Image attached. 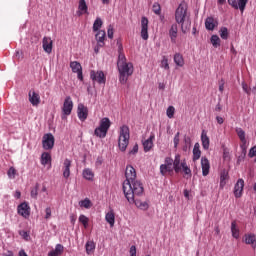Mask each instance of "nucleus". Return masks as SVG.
Here are the masks:
<instances>
[{
	"instance_id": "f257e3e1",
	"label": "nucleus",
	"mask_w": 256,
	"mask_h": 256,
	"mask_svg": "<svg viewBox=\"0 0 256 256\" xmlns=\"http://www.w3.org/2000/svg\"><path fill=\"white\" fill-rule=\"evenodd\" d=\"M126 180L123 183V192L125 197H128L130 201H133L135 195H140L143 192V183L137 180V171L134 167L128 165L125 171Z\"/></svg>"
},
{
	"instance_id": "f03ea898",
	"label": "nucleus",
	"mask_w": 256,
	"mask_h": 256,
	"mask_svg": "<svg viewBox=\"0 0 256 256\" xmlns=\"http://www.w3.org/2000/svg\"><path fill=\"white\" fill-rule=\"evenodd\" d=\"M117 68L120 75L119 81L120 83H122V85H125L129 77L133 75V64L127 63V58L125 57V54L120 53L117 61Z\"/></svg>"
},
{
	"instance_id": "7ed1b4c3",
	"label": "nucleus",
	"mask_w": 256,
	"mask_h": 256,
	"mask_svg": "<svg viewBox=\"0 0 256 256\" xmlns=\"http://www.w3.org/2000/svg\"><path fill=\"white\" fill-rule=\"evenodd\" d=\"M175 21L181 25L182 33H187L191 29V19L187 15V5L180 4L175 12Z\"/></svg>"
},
{
	"instance_id": "20e7f679",
	"label": "nucleus",
	"mask_w": 256,
	"mask_h": 256,
	"mask_svg": "<svg viewBox=\"0 0 256 256\" xmlns=\"http://www.w3.org/2000/svg\"><path fill=\"white\" fill-rule=\"evenodd\" d=\"M172 167L174 168L175 173H181V170L185 175L191 177V168L187 166V162H181V155L177 154L173 160Z\"/></svg>"
},
{
	"instance_id": "39448f33",
	"label": "nucleus",
	"mask_w": 256,
	"mask_h": 256,
	"mask_svg": "<svg viewBox=\"0 0 256 256\" xmlns=\"http://www.w3.org/2000/svg\"><path fill=\"white\" fill-rule=\"evenodd\" d=\"M129 129H121L120 135L118 139V147L122 152L127 151V147L129 146L130 139Z\"/></svg>"
},
{
	"instance_id": "423d86ee",
	"label": "nucleus",
	"mask_w": 256,
	"mask_h": 256,
	"mask_svg": "<svg viewBox=\"0 0 256 256\" xmlns=\"http://www.w3.org/2000/svg\"><path fill=\"white\" fill-rule=\"evenodd\" d=\"M143 193H145V188H143L140 194H134L132 200H130L128 197H126V199L128 202L134 203L138 209H141V211H147V209H149V203L147 201L137 199V197H141Z\"/></svg>"
},
{
	"instance_id": "0eeeda50",
	"label": "nucleus",
	"mask_w": 256,
	"mask_h": 256,
	"mask_svg": "<svg viewBox=\"0 0 256 256\" xmlns=\"http://www.w3.org/2000/svg\"><path fill=\"white\" fill-rule=\"evenodd\" d=\"M175 168L173 167V160L171 157H166L164 164L160 165V174L163 177H167V175H171Z\"/></svg>"
},
{
	"instance_id": "6e6552de",
	"label": "nucleus",
	"mask_w": 256,
	"mask_h": 256,
	"mask_svg": "<svg viewBox=\"0 0 256 256\" xmlns=\"http://www.w3.org/2000/svg\"><path fill=\"white\" fill-rule=\"evenodd\" d=\"M42 147L45 151H51L55 147V136L51 133H46L42 137Z\"/></svg>"
},
{
	"instance_id": "1a4fd4ad",
	"label": "nucleus",
	"mask_w": 256,
	"mask_h": 256,
	"mask_svg": "<svg viewBox=\"0 0 256 256\" xmlns=\"http://www.w3.org/2000/svg\"><path fill=\"white\" fill-rule=\"evenodd\" d=\"M72 111H73V99H71V96H67L62 106L63 117H68V115H71Z\"/></svg>"
},
{
	"instance_id": "9d476101",
	"label": "nucleus",
	"mask_w": 256,
	"mask_h": 256,
	"mask_svg": "<svg viewBox=\"0 0 256 256\" xmlns=\"http://www.w3.org/2000/svg\"><path fill=\"white\" fill-rule=\"evenodd\" d=\"M140 35L144 41H147V39H149V19H147V17L145 16L141 19Z\"/></svg>"
},
{
	"instance_id": "9b49d317",
	"label": "nucleus",
	"mask_w": 256,
	"mask_h": 256,
	"mask_svg": "<svg viewBox=\"0 0 256 256\" xmlns=\"http://www.w3.org/2000/svg\"><path fill=\"white\" fill-rule=\"evenodd\" d=\"M17 213L18 215H21V217H24V219H28V217L31 215V207L27 202H23L18 205Z\"/></svg>"
},
{
	"instance_id": "f8f14e48",
	"label": "nucleus",
	"mask_w": 256,
	"mask_h": 256,
	"mask_svg": "<svg viewBox=\"0 0 256 256\" xmlns=\"http://www.w3.org/2000/svg\"><path fill=\"white\" fill-rule=\"evenodd\" d=\"M90 78L94 83H99L100 85L104 84L106 81L105 73H103V71L92 70L90 72Z\"/></svg>"
},
{
	"instance_id": "ddd939ff",
	"label": "nucleus",
	"mask_w": 256,
	"mask_h": 256,
	"mask_svg": "<svg viewBox=\"0 0 256 256\" xmlns=\"http://www.w3.org/2000/svg\"><path fill=\"white\" fill-rule=\"evenodd\" d=\"M77 115L80 121H85L87 117H89V109L87 108V106H85V104H78Z\"/></svg>"
},
{
	"instance_id": "4468645a",
	"label": "nucleus",
	"mask_w": 256,
	"mask_h": 256,
	"mask_svg": "<svg viewBox=\"0 0 256 256\" xmlns=\"http://www.w3.org/2000/svg\"><path fill=\"white\" fill-rule=\"evenodd\" d=\"M70 67L73 73H77L78 79L83 81V67L81 66V63L73 61L70 63Z\"/></svg>"
},
{
	"instance_id": "2eb2a0df",
	"label": "nucleus",
	"mask_w": 256,
	"mask_h": 256,
	"mask_svg": "<svg viewBox=\"0 0 256 256\" xmlns=\"http://www.w3.org/2000/svg\"><path fill=\"white\" fill-rule=\"evenodd\" d=\"M245 187V181L243 179H238L234 186V196L239 199L243 195V188Z\"/></svg>"
},
{
	"instance_id": "dca6fc26",
	"label": "nucleus",
	"mask_w": 256,
	"mask_h": 256,
	"mask_svg": "<svg viewBox=\"0 0 256 256\" xmlns=\"http://www.w3.org/2000/svg\"><path fill=\"white\" fill-rule=\"evenodd\" d=\"M249 0H228V4L233 7V9H240V11H245V7H247V3Z\"/></svg>"
},
{
	"instance_id": "f3484780",
	"label": "nucleus",
	"mask_w": 256,
	"mask_h": 256,
	"mask_svg": "<svg viewBox=\"0 0 256 256\" xmlns=\"http://www.w3.org/2000/svg\"><path fill=\"white\" fill-rule=\"evenodd\" d=\"M42 47L45 53L51 55V53L53 52V40H51L50 37L45 36L42 40Z\"/></svg>"
},
{
	"instance_id": "a211bd4d",
	"label": "nucleus",
	"mask_w": 256,
	"mask_h": 256,
	"mask_svg": "<svg viewBox=\"0 0 256 256\" xmlns=\"http://www.w3.org/2000/svg\"><path fill=\"white\" fill-rule=\"evenodd\" d=\"M28 99L33 107H37L39 103H41V96H39L35 90H30L28 93Z\"/></svg>"
},
{
	"instance_id": "6ab92c4d",
	"label": "nucleus",
	"mask_w": 256,
	"mask_h": 256,
	"mask_svg": "<svg viewBox=\"0 0 256 256\" xmlns=\"http://www.w3.org/2000/svg\"><path fill=\"white\" fill-rule=\"evenodd\" d=\"M201 168L203 177H207L209 175V171L211 169V164L209 163V159L207 157L201 158Z\"/></svg>"
},
{
	"instance_id": "aec40b11",
	"label": "nucleus",
	"mask_w": 256,
	"mask_h": 256,
	"mask_svg": "<svg viewBox=\"0 0 256 256\" xmlns=\"http://www.w3.org/2000/svg\"><path fill=\"white\" fill-rule=\"evenodd\" d=\"M178 33H179V27L177 26V23L172 24L169 29V37H170L171 43H177Z\"/></svg>"
},
{
	"instance_id": "412c9836",
	"label": "nucleus",
	"mask_w": 256,
	"mask_h": 256,
	"mask_svg": "<svg viewBox=\"0 0 256 256\" xmlns=\"http://www.w3.org/2000/svg\"><path fill=\"white\" fill-rule=\"evenodd\" d=\"M71 163V160L67 158L64 160L62 168L64 179H69V177L71 176Z\"/></svg>"
},
{
	"instance_id": "4be33fe9",
	"label": "nucleus",
	"mask_w": 256,
	"mask_h": 256,
	"mask_svg": "<svg viewBox=\"0 0 256 256\" xmlns=\"http://www.w3.org/2000/svg\"><path fill=\"white\" fill-rule=\"evenodd\" d=\"M218 25H219V21H217V19L213 17H208L205 20V27L207 31H213L215 27H218Z\"/></svg>"
},
{
	"instance_id": "5701e85b",
	"label": "nucleus",
	"mask_w": 256,
	"mask_h": 256,
	"mask_svg": "<svg viewBox=\"0 0 256 256\" xmlns=\"http://www.w3.org/2000/svg\"><path fill=\"white\" fill-rule=\"evenodd\" d=\"M88 9L89 7L87 6V2L85 0H79L77 11L78 17H81V15H85V13H88Z\"/></svg>"
},
{
	"instance_id": "b1692460",
	"label": "nucleus",
	"mask_w": 256,
	"mask_h": 256,
	"mask_svg": "<svg viewBox=\"0 0 256 256\" xmlns=\"http://www.w3.org/2000/svg\"><path fill=\"white\" fill-rule=\"evenodd\" d=\"M246 245H251L253 249L256 247V235L253 233L245 234L244 236Z\"/></svg>"
},
{
	"instance_id": "393cba45",
	"label": "nucleus",
	"mask_w": 256,
	"mask_h": 256,
	"mask_svg": "<svg viewBox=\"0 0 256 256\" xmlns=\"http://www.w3.org/2000/svg\"><path fill=\"white\" fill-rule=\"evenodd\" d=\"M105 36V30H99L96 34V41H98V47H103V45H105Z\"/></svg>"
},
{
	"instance_id": "a878e982",
	"label": "nucleus",
	"mask_w": 256,
	"mask_h": 256,
	"mask_svg": "<svg viewBox=\"0 0 256 256\" xmlns=\"http://www.w3.org/2000/svg\"><path fill=\"white\" fill-rule=\"evenodd\" d=\"M63 251H65V247L61 244H57L55 249L48 253V256H60L63 255Z\"/></svg>"
},
{
	"instance_id": "bb28decb",
	"label": "nucleus",
	"mask_w": 256,
	"mask_h": 256,
	"mask_svg": "<svg viewBox=\"0 0 256 256\" xmlns=\"http://www.w3.org/2000/svg\"><path fill=\"white\" fill-rule=\"evenodd\" d=\"M153 139H155V135H150V137L143 142V147L145 153L149 152L150 149H153Z\"/></svg>"
},
{
	"instance_id": "cd10ccee",
	"label": "nucleus",
	"mask_w": 256,
	"mask_h": 256,
	"mask_svg": "<svg viewBox=\"0 0 256 256\" xmlns=\"http://www.w3.org/2000/svg\"><path fill=\"white\" fill-rule=\"evenodd\" d=\"M105 220L107 223H109L110 227H115V212L113 209H110V211L106 214Z\"/></svg>"
},
{
	"instance_id": "c85d7f7f",
	"label": "nucleus",
	"mask_w": 256,
	"mask_h": 256,
	"mask_svg": "<svg viewBox=\"0 0 256 256\" xmlns=\"http://www.w3.org/2000/svg\"><path fill=\"white\" fill-rule=\"evenodd\" d=\"M174 63L177 65V67H183L185 65V58H183V54H174Z\"/></svg>"
},
{
	"instance_id": "c756f323",
	"label": "nucleus",
	"mask_w": 256,
	"mask_h": 256,
	"mask_svg": "<svg viewBox=\"0 0 256 256\" xmlns=\"http://www.w3.org/2000/svg\"><path fill=\"white\" fill-rule=\"evenodd\" d=\"M227 179H229V172L227 170H222L220 173V187L223 189L227 185Z\"/></svg>"
},
{
	"instance_id": "7c9ffc66",
	"label": "nucleus",
	"mask_w": 256,
	"mask_h": 256,
	"mask_svg": "<svg viewBox=\"0 0 256 256\" xmlns=\"http://www.w3.org/2000/svg\"><path fill=\"white\" fill-rule=\"evenodd\" d=\"M95 242L93 240L87 241L85 245L87 255H93L95 253Z\"/></svg>"
},
{
	"instance_id": "2f4dec72",
	"label": "nucleus",
	"mask_w": 256,
	"mask_h": 256,
	"mask_svg": "<svg viewBox=\"0 0 256 256\" xmlns=\"http://www.w3.org/2000/svg\"><path fill=\"white\" fill-rule=\"evenodd\" d=\"M201 141H202L203 149H205L207 151V149H209L210 141H209V137L207 136V132H205V130L202 131Z\"/></svg>"
},
{
	"instance_id": "473e14b6",
	"label": "nucleus",
	"mask_w": 256,
	"mask_h": 256,
	"mask_svg": "<svg viewBox=\"0 0 256 256\" xmlns=\"http://www.w3.org/2000/svg\"><path fill=\"white\" fill-rule=\"evenodd\" d=\"M237 135L242 143L241 144L242 149H246L247 148V138L245 137V131L237 130Z\"/></svg>"
},
{
	"instance_id": "72a5a7b5",
	"label": "nucleus",
	"mask_w": 256,
	"mask_h": 256,
	"mask_svg": "<svg viewBox=\"0 0 256 256\" xmlns=\"http://www.w3.org/2000/svg\"><path fill=\"white\" fill-rule=\"evenodd\" d=\"M82 175L87 181H93L95 177V173H93V170L89 168L84 169Z\"/></svg>"
},
{
	"instance_id": "f704fd0d",
	"label": "nucleus",
	"mask_w": 256,
	"mask_h": 256,
	"mask_svg": "<svg viewBox=\"0 0 256 256\" xmlns=\"http://www.w3.org/2000/svg\"><path fill=\"white\" fill-rule=\"evenodd\" d=\"M231 233H232V237H234V239H239L240 232H239V229L237 228L236 221L231 222Z\"/></svg>"
},
{
	"instance_id": "c9c22d12",
	"label": "nucleus",
	"mask_w": 256,
	"mask_h": 256,
	"mask_svg": "<svg viewBox=\"0 0 256 256\" xmlns=\"http://www.w3.org/2000/svg\"><path fill=\"white\" fill-rule=\"evenodd\" d=\"M199 143H196L193 148V161H199L201 159V150L199 149Z\"/></svg>"
},
{
	"instance_id": "e433bc0d",
	"label": "nucleus",
	"mask_w": 256,
	"mask_h": 256,
	"mask_svg": "<svg viewBox=\"0 0 256 256\" xmlns=\"http://www.w3.org/2000/svg\"><path fill=\"white\" fill-rule=\"evenodd\" d=\"M41 164L49 165L51 164V154L49 152H44L41 155Z\"/></svg>"
},
{
	"instance_id": "4c0bfd02",
	"label": "nucleus",
	"mask_w": 256,
	"mask_h": 256,
	"mask_svg": "<svg viewBox=\"0 0 256 256\" xmlns=\"http://www.w3.org/2000/svg\"><path fill=\"white\" fill-rule=\"evenodd\" d=\"M109 127H111V120L109 118H102L98 129H109Z\"/></svg>"
},
{
	"instance_id": "58836bf2",
	"label": "nucleus",
	"mask_w": 256,
	"mask_h": 256,
	"mask_svg": "<svg viewBox=\"0 0 256 256\" xmlns=\"http://www.w3.org/2000/svg\"><path fill=\"white\" fill-rule=\"evenodd\" d=\"M210 41L215 49H217V47H221V38H219V36L212 35Z\"/></svg>"
},
{
	"instance_id": "ea45409f",
	"label": "nucleus",
	"mask_w": 256,
	"mask_h": 256,
	"mask_svg": "<svg viewBox=\"0 0 256 256\" xmlns=\"http://www.w3.org/2000/svg\"><path fill=\"white\" fill-rule=\"evenodd\" d=\"M94 135H96V137H100V139H103L107 137V129H95Z\"/></svg>"
},
{
	"instance_id": "a19ab883",
	"label": "nucleus",
	"mask_w": 256,
	"mask_h": 256,
	"mask_svg": "<svg viewBox=\"0 0 256 256\" xmlns=\"http://www.w3.org/2000/svg\"><path fill=\"white\" fill-rule=\"evenodd\" d=\"M79 221L82 223L84 229H87L89 227V218L83 214L79 216Z\"/></svg>"
},
{
	"instance_id": "79ce46f5",
	"label": "nucleus",
	"mask_w": 256,
	"mask_h": 256,
	"mask_svg": "<svg viewBox=\"0 0 256 256\" xmlns=\"http://www.w3.org/2000/svg\"><path fill=\"white\" fill-rule=\"evenodd\" d=\"M220 37L224 40L229 39V29H227V27H222L220 29Z\"/></svg>"
},
{
	"instance_id": "37998d69",
	"label": "nucleus",
	"mask_w": 256,
	"mask_h": 256,
	"mask_svg": "<svg viewBox=\"0 0 256 256\" xmlns=\"http://www.w3.org/2000/svg\"><path fill=\"white\" fill-rule=\"evenodd\" d=\"M79 205L80 207H84V209H91V200H89V198L81 200Z\"/></svg>"
},
{
	"instance_id": "c03bdc74",
	"label": "nucleus",
	"mask_w": 256,
	"mask_h": 256,
	"mask_svg": "<svg viewBox=\"0 0 256 256\" xmlns=\"http://www.w3.org/2000/svg\"><path fill=\"white\" fill-rule=\"evenodd\" d=\"M103 26V20L101 18H96L93 24V31H97L98 29H101Z\"/></svg>"
},
{
	"instance_id": "a18cd8bd",
	"label": "nucleus",
	"mask_w": 256,
	"mask_h": 256,
	"mask_svg": "<svg viewBox=\"0 0 256 256\" xmlns=\"http://www.w3.org/2000/svg\"><path fill=\"white\" fill-rule=\"evenodd\" d=\"M160 67L166 71H169V59L166 56H163Z\"/></svg>"
},
{
	"instance_id": "49530a36",
	"label": "nucleus",
	"mask_w": 256,
	"mask_h": 256,
	"mask_svg": "<svg viewBox=\"0 0 256 256\" xmlns=\"http://www.w3.org/2000/svg\"><path fill=\"white\" fill-rule=\"evenodd\" d=\"M166 115L169 119H173L175 117V107L169 106L166 110Z\"/></svg>"
},
{
	"instance_id": "de8ad7c7",
	"label": "nucleus",
	"mask_w": 256,
	"mask_h": 256,
	"mask_svg": "<svg viewBox=\"0 0 256 256\" xmlns=\"http://www.w3.org/2000/svg\"><path fill=\"white\" fill-rule=\"evenodd\" d=\"M152 11L155 13V15H159L161 13V5L155 2L152 6Z\"/></svg>"
},
{
	"instance_id": "09e8293b",
	"label": "nucleus",
	"mask_w": 256,
	"mask_h": 256,
	"mask_svg": "<svg viewBox=\"0 0 256 256\" xmlns=\"http://www.w3.org/2000/svg\"><path fill=\"white\" fill-rule=\"evenodd\" d=\"M7 175L9 177V179H15V175H17V170L13 167H10L7 172Z\"/></svg>"
},
{
	"instance_id": "8fccbe9b",
	"label": "nucleus",
	"mask_w": 256,
	"mask_h": 256,
	"mask_svg": "<svg viewBox=\"0 0 256 256\" xmlns=\"http://www.w3.org/2000/svg\"><path fill=\"white\" fill-rule=\"evenodd\" d=\"M242 89L247 95H251V88L245 82H242Z\"/></svg>"
},
{
	"instance_id": "3c124183",
	"label": "nucleus",
	"mask_w": 256,
	"mask_h": 256,
	"mask_svg": "<svg viewBox=\"0 0 256 256\" xmlns=\"http://www.w3.org/2000/svg\"><path fill=\"white\" fill-rule=\"evenodd\" d=\"M248 157H250V159H253V157H256V146H253L249 150Z\"/></svg>"
},
{
	"instance_id": "603ef678",
	"label": "nucleus",
	"mask_w": 256,
	"mask_h": 256,
	"mask_svg": "<svg viewBox=\"0 0 256 256\" xmlns=\"http://www.w3.org/2000/svg\"><path fill=\"white\" fill-rule=\"evenodd\" d=\"M139 153V145L135 144L133 148L129 151V155H136Z\"/></svg>"
},
{
	"instance_id": "864d4df0",
	"label": "nucleus",
	"mask_w": 256,
	"mask_h": 256,
	"mask_svg": "<svg viewBox=\"0 0 256 256\" xmlns=\"http://www.w3.org/2000/svg\"><path fill=\"white\" fill-rule=\"evenodd\" d=\"M219 91H220V93H223V91H225V80L224 79H221L219 81Z\"/></svg>"
},
{
	"instance_id": "5fc2aeb1",
	"label": "nucleus",
	"mask_w": 256,
	"mask_h": 256,
	"mask_svg": "<svg viewBox=\"0 0 256 256\" xmlns=\"http://www.w3.org/2000/svg\"><path fill=\"white\" fill-rule=\"evenodd\" d=\"M108 38L113 39V26L109 25L107 30Z\"/></svg>"
},
{
	"instance_id": "6e6d98bb",
	"label": "nucleus",
	"mask_w": 256,
	"mask_h": 256,
	"mask_svg": "<svg viewBox=\"0 0 256 256\" xmlns=\"http://www.w3.org/2000/svg\"><path fill=\"white\" fill-rule=\"evenodd\" d=\"M37 195H38V190H37V186L35 188H33L31 190V197L32 199H37Z\"/></svg>"
},
{
	"instance_id": "4d7b16f0",
	"label": "nucleus",
	"mask_w": 256,
	"mask_h": 256,
	"mask_svg": "<svg viewBox=\"0 0 256 256\" xmlns=\"http://www.w3.org/2000/svg\"><path fill=\"white\" fill-rule=\"evenodd\" d=\"M45 213H46L45 219H51V207H47L45 209Z\"/></svg>"
},
{
	"instance_id": "13d9d810",
	"label": "nucleus",
	"mask_w": 256,
	"mask_h": 256,
	"mask_svg": "<svg viewBox=\"0 0 256 256\" xmlns=\"http://www.w3.org/2000/svg\"><path fill=\"white\" fill-rule=\"evenodd\" d=\"M130 256H137V247L135 246L130 247Z\"/></svg>"
},
{
	"instance_id": "bf43d9fd",
	"label": "nucleus",
	"mask_w": 256,
	"mask_h": 256,
	"mask_svg": "<svg viewBox=\"0 0 256 256\" xmlns=\"http://www.w3.org/2000/svg\"><path fill=\"white\" fill-rule=\"evenodd\" d=\"M177 145H179V132L174 137V147L177 148Z\"/></svg>"
},
{
	"instance_id": "052dcab7",
	"label": "nucleus",
	"mask_w": 256,
	"mask_h": 256,
	"mask_svg": "<svg viewBox=\"0 0 256 256\" xmlns=\"http://www.w3.org/2000/svg\"><path fill=\"white\" fill-rule=\"evenodd\" d=\"M14 197L16 199H21V192L20 191H16L15 194H14Z\"/></svg>"
},
{
	"instance_id": "680f3d73",
	"label": "nucleus",
	"mask_w": 256,
	"mask_h": 256,
	"mask_svg": "<svg viewBox=\"0 0 256 256\" xmlns=\"http://www.w3.org/2000/svg\"><path fill=\"white\" fill-rule=\"evenodd\" d=\"M216 119H217V123H219V125L223 124V118L222 117L217 116Z\"/></svg>"
},
{
	"instance_id": "e2e57ef3",
	"label": "nucleus",
	"mask_w": 256,
	"mask_h": 256,
	"mask_svg": "<svg viewBox=\"0 0 256 256\" xmlns=\"http://www.w3.org/2000/svg\"><path fill=\"white\" fill-rule=\"evenodd\" d=\"M19 256H29V255H27V253L25 252V250H20V251H19Z\"/></svg>"
},
{
	"instance_id": "0e129e2a",
	"label": "nucleus",
	"mask_w": 256,
	"mask_h": 256,
	"mask_svg": "<svg viewBox=\"0 0 256 256\" xmlns=\"http://www.w3.org/2000/svg\"><path fill=\"white\" fill-rule=\"evenodd\" d=\"M184 197H186V199H189V190H184Z\"/></svg>"
},
{
	"instance_id": "69168bd1",
	"label": "nucleus",
	"mask_w": 256,
	"mask_h": 256,
	"mask_svg": "<svg viewBox=\"0 0 256 256\" xmlns=\"http://www.w3.org/2000/svg\"><path fill=\"white\" fill-rule=\"evenodd\" d=\"M215 233L216 235H219L221 233V230L219 229L218 226L215 227Z\"/></svg>"
},
{
	"instance_id": "338daca9",
	"label": "nucleus",
	"mask_w": 256,
	"mask_h": 256,
	"mask_svg": "<svg viewBox=\"0 0 256 256\" xmlns=\"http://www.w3.org/2000/svg\"><path fill=\"white\" fill-rule=\"evenodd\" d=\"M159 89H165V84L164 83H160L159 86H158Z\"/></svg>"
},
{
	"instance_id": "774afa93",
	"label": "nucleus",
	"mask_w": 256,
	"mask_h": 256,
	"mask_svg": "<svg viewBox=\"0 0 256 256\" xmlns=\"http://www.w3.org/2000/svg\"><path fill=\"white\" fill-rule=\"evenodd\" d=\"M4 256H13V252L12 251H8L6 254H4Z\"/></svg>"
}]
</instances>
